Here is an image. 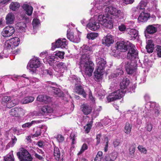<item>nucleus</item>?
<instances>
[{
	"mask_svg": "<svg viewBox=\"0 0 161 161\" xmlns=\"http://www.w3.org/2000/svg\"><path fill=\"white\" fill-rule=\"evenodd\" d=\"M15 19L14 14L12 13L8 14L6 17V22L7 24H11L14 22Z\"/></svg>",
	"mask_w": 161,
	"mask_h": 161,
	"instance_id": "c85d7f7f",
	"label": "nucleus"
},
{
	"mask_svg": "<svg viewBox=\"0 0 161 161\" xmlns=\"http://www.w3.org/2000/svg\"><path fill=\"white\" fill-rule=\"evenodd\" d=\"M100 24L98 19L95 20L93 18H91L89 22L87 25V27L91 30L96 31L100 28Z\"/></svg>",
	"mask_w": 161,
	"mask_h": 161,
	"instance_id": "6e6552de",
	"label": "nucleus"
},
{
	"mask_svg": "<svg viewBox=\"0 0 161 161\" xmlns=\"http://www.w3.org/2000/svg\"><path fill=\"white\" fill-rule=\"evenodd\" d=\"M67 38L70 41L74 42H80V39L76 38V36H74L73 34L72 33H67Z\"/></svg>",
	"mask_w": 161,
	"mask_h": 161,
	"instance_id": "f704fd0d",
	"label": "nucleus"
},
{
	"mask_svg": "<svg viewBox=\"0 0 161 161\" xmlns=\"http://www.w3.org/2000/svg\"><path fill=\"white\" fill-rule=\"evenodd\" d=\"M25 110L21 108L15 107L11 109L9 111V114L12 116L19 117L25 115Z\"/></svg>",
	"mask_w": 161,
	"mask_h": 161,
	"instance_id": "1a4fd4ad",
	"label": "nucleus"
},
{
	"mask_svg": "<svg viewBox=\"0 0 161 161\" xmlns=\"http://www.w3.org/2000/svg\"><path fill=\"white\" fill-rule=\"evenodd\" d=\"M11 99V98L10 96H5L2 98V103L4 102L7 103Z\"/></svg>",
	"mask_w": 161,
	"mask_h": 161,
	"instance_id": "0e129e2a",
	"label": "nucleus"
},
{
	"mask_svg": "<svg viewBox=\"0 0 161 161\" xmlns=\"http://www.w3.org/2000/svg\"><path fill=\"white\" fill-rule=\"evenodd\" d=\"M157 31V28L153 25H148L145 31V36L147 37V34H152L155 33Z\"/></svg>",
	"mask_w": 161,
	"mask_h": 161,
	"instance_id": "4be33fe9",
	"label": "nucleus"
},
{
	"mask_svg": "<svg viewBox=\"0 0 161 161\" xmlns=\"http://www.w3.org/2000/svg\"><path fill=\"white\" fill-rule=\"evenodd\" d=\"M41 128L37 127H36L34 129V131L35 133L33 135L34 137H38L41 135Z\"/></svg>",
	"mask_w": 161,
	"mask_h": 161,
	"instance_id": "8fccbe9b",
	"label": "nucleus"
},
{
	"mask_svg": "<svg viewBox=\"0 0 161 161\" xmlns=\"http://www.w3.org/2000/svg\"><path fill=\"white\" fill-rule=\"evenodd\" d=\"M114 42L113 38L112 36L110 35H108L104 37L103 40V44H104L108 46H110L111 44Z\"/></svg>",
	"mask_w": 161,
	"mask_h": 161,
	"instance_id": "b1692460",
	"label": "nucleus"
},
{
	"mask_svg": "<svg viewBox=\"0 0 161 161\" xmlns=\"http://www.w3.org/2000/svg\"><path fill=\"white\" fill-rule=\"evenodd\" d=\"M34 156L36 158L38 159L41 160L43 158V157L44 156V155H40L37 153H35L34 154Z\"/></svg>",
	"mask_w": 161,
	"mask_h": 161,
	"instance_id": "774afa93",
	"label": "nucleus"
},
{
	"mask_svg": "<svg viewBox=\"0 0 161 161\" xmlns=\"http://www.w3.org/2000/svg\"><path fill=\"white\" fill-rule=\"evenodd\" d=\"M81 67L84 69L85 74L88 77L92 76L94 69V64L92 62H90L89 63L85 64Z\"/></svg>",
	"mask_w": 161,
	"mask_h": 161,
	"instance_id": "9d476101",
	"label": "nucleus"
},
{
	"mask_svg": "<svg viewBox=\"0 0 161 161\" xmlns=\"http://www.w3.org/2000/svg\"><path fill=\"white\" fill-rule=\"evenodd\" d=\"M24 10H33V8L29 3H25L21 6Z\"/></svg>",
	"mask_w": 161,
	"mask_h": 161,
	"instance_id": "de8ad7c7",
	"label": "nucleus"
},
{
	"mask_svg": "<svg viewBox=\"0 0 161 161\" xmlns=\"http://www.w3.org/2000/svg\"><path fill=\"white\" fill-rule=\"evenodd\" d=\"M81 57L80 62V67H82L85 64L92 62L90 59V56L88 53L81 54Z\"/></svg>",
	"mask_w": 161,
	"mask_h": 161,
	"instance_id": "2eb2a0df",
	"label": "nucleus"
},
{
	"mask_svg": "<svg viewBox=\"0 0 161 161\" xmlns=\"http://www.w3.org/2000/svg\"><path fill=\"white\" fill-rule=\"evenodd\" d=\"M45 85L47 91L52 93L54 97H60L63 96V92L60 89L57 87V86L55 83L47 81Z\"/></svg>",
	"mask_w": 161,
	"mask_h": 161,
	"instance_id": "7ed1b4c3",
	"label": "nucleus"
},
{
	"mask_svg": "<svg viewBox=\"0 0 161 161\" xmlns=\"http://www.w3.org/2000/svg\"><path fill=\"white\" fill-rule=\"evenodd\" d=\"M123 71L122 69V66H120L117 68L114 73L112 74L109 76L110 79H112L120 76L123 74Z\"/></svg>",
	"mask_w": 161,
	"mask_h": 161,
	"instance_id": "aec40b11",
	"label": "nucleus"
},
{
	"mask_svg": "<svg viewBox=\"0 0 161 161\" xmlns=\"http://www.w3.org/2000/svg\"><path fill=\"white\" fill-rule=\"evenodd\" d=\"M147 11H143L139 15L138 19L142 22L146 21L150 17V14L147 12Z\"/></svg>",
	"mask_w": 161,
	"mask_h": 161,
	"instance_id": "6ab92c4d",
	"label": "nucleus"
},
{
	"mask_svg": "<svg viewBox=\"0 0 161 161\" xmlns=\"http://www.w3.org/2000/svg\"><path fill=\"white\" fill-rule=\"evenodd\" d=\"M47 62V63L50 66L53 65V64L55 62V60L54 58L48 57L46 59Z\"/></svg>",
	"mask_w": 161,
	"mask_h": 161,
	"instance_id": "13d9d810",
	"label": "nucleus"
},
{
	"mask_svg": "<svg viewBox=\"0 0 161 161\" xmlns=\"http://www.w3.org/2000/svg\"><path fill=\"white\" fill-rule=\"evenodd\" d=\"M125 91L122 89H119L114 92V94H115V96L117 99L121 98L125 94Z\"/></svg>",
	"mask_w": 161,
	"mask_h": 161,
	"instance_id": "473e14b6",
	"label": "nucleus"
},
{
	"mask_svg": "<svg viewBox=\"0 0 161 161\" xmlns=\"http://www.w3.org/2000/svg\"><path fill=\"white\" fill-rule=\"evenodd\" d=\"M130 83L128 79L126 78H124L123 79L120 83V87L121 89L124 90L127 88Z\"/></svg>",
	"mask_w": 161,
	"mask_h": 161,
	"instance_id": "7c9ffc66",
	"label": "nucleus"
},
{
	"mask_svg": "<svg viewBox=\"0 0 161 161\" xmlns=\"http://www.w3.org/2000/svg\"><path fill=\"white\" fill-rule=\"evenodd\" d=\"M136 147V144L134 143H133L130 145L129 149V154L130 156L132 157L133 156L135 151Z\"/></svg>",
	"mask_w": 161,
	"mask_h": 161,
	"instance_id": "c03bdc74",
	"label": "nucleus"
},
{
	"mask_svg": "<svg viewBox=\"0 0 161 161\" xmlns=\"http://www.w3.org/2000/svg\"><path fill=\"white\" fill-rule=\"evenodd\" d=\"M127 50H128L127 54V57L128 59L133 60L138 58V51L136 49L134 45L131 43L128 47Z\"/></svg>",
	"mask_w": 161,
	"mask_h": 161,
	"instance_id": "423d86ee",
	"label": "nucleus"
},
{
	"mask_svg": "<svg viewBox=\"0 0 161 161\" xmlns=\"http://www.w3.org/2000/svg\"><path fill=\"white\" fill-rule=\"evenodd\" d=\"M98 34L96 32H91L88 33L87 35V38L89 39L94 40L98 37Z\"/></svg>",
	"mask_w": 161,
	"mask_h": 161,
	"instance_id": "49530a36",
	"label": "nucleus"
},
{
	"mask_svg": "<svg viewBox=\"0 0 161 161\" xmlns=\"http://www.w3.org/2000/svg\"><path fill=\"white\" fill-rule=\"evenodd\" d=\"M96 62L97 64V69L103 70L106 66V62L104 59L97 56Z\"/></svg>",
	"mask_w": 161,
	"mask_h": 161,
	"instance_id": "dca6fc26",
	"label": "nucleus"
},
{
	"mask_svg": "<svg viewBox=\"0 0 161 161\" xmlns=\"http://www.w3.org/2000/svg\"><path fill=\"white\" fill-rule=\"evenodd\" d=\"M26 25L24 22H21L17 23L16 24V28L20 32L25 31Z\"/></svg>",
	"mask_w": 161,
	"mask_h": 161,
	"instance_id": "bb28decb",
	"label": "nucleus"
},
{
	"mask_svg": "<svg viewBox=\"0 0 161 161\" xmlns=\"http://www.w3.org/2000/svg\"><path fill=\"white\" fill-rule=\"evenodd\" d=\"M17 155L20 161H31L32 159L27 150L23 148H20L19 152L17 153Z\"/></svg>",
	"mask_w": 161,
	"mask_h": 161,
	"instance_id": "39448f33",
	"label": "nucleus"
},
{
	"mask_svg": "<svg viewBox=\"0 0 161 161\" xmlns=\"http://www.w3.org/2000/svg\"><path fill=\"white\" fill-rule=\"evenodd\" d=\"M97 93L99 97V98L102 99L104 98V97L106 94V92L103 90L100 89L97 92Z\"/></svg>",
	"mask_w": 161,
	"mask_h": 161,
	"instance_id": "864d4df0",
	"label": "nucleus"
},
{
	"mask_svg": "<svg viewBox=\"0 0 161 161\" xmlns=\"http://www.w3.org/2000/svg\"><path fill=\"white\" fill-rule=\"evenodd\" d=\"M88 146L86 144H84L81 147V148L80 151L78 153V155L82 153L85 150H86Z\"/></svg>",
	"mask_w": 161,
	"mask_h": 161,
	"instance_id": "680f3d73",
	"label": "nucleus"
},
{
	"mask_svg": "<svg viewBox=\"0 0 161 161\" xmlns=\"http://www.w3.org/2000/svg\"><path fill=\"white\" fill-rule=\"evenodd\" d=\"M67 45L66 40L65 38H59L55 42L52 43V49H54L56 48H64Z\"/></svg>",
	"mask_w": 161,
	"mask_h": 161,
	"instance_id": "9b49d317",
	"label": "nucleus"
},
{
	"mask_svg": "<svg viewBox=\"0 0 161 161\" xmlns=\"http://www.w3.org/2000/svg\"><path fill=\"white\" fill-rule=\"evenodd\" d=\"M20 7V5L19 3L16 2H12L9 6L10 8L12 10L17 9Z\"/></svg>",
	"mask_w": 161,
	"mask_h": 161,
	"instance_id": "37998d69",
	"label": "nucleus"
},
{
	"mask_svg": "<svg viewBox=\"0 0 161 161\" xmlns=\"http://www.w3.org/2000/svg\"><path fill=\"white\" fill-rule=\"evenodd\" d=\"M15 32L14 28L11 26H8L4 28L1 33L2 35L4 37L11 36Z\"/></svg>",
	"mask_w": 161,
	"mask_h": 161,
	"instance_id": "ddd939ff",
	"label": "nucleus"
},
{
	"mask_svg": "<svg viewBox=\"0 0 161 161\" xmlns=\"http://www.w3.org/2000/svg\"><path fill=\"white\" fill-rule=\"evenodd\" d=\"M117 156V152L114 151L109 154H107L104 157V159L105 161H114Z\"/></svg>",
	"mask_w": 161,
	"mask_h": 161,
	"instance_id": "5701e85b",
	"label": "nucleus"
},
{
	"mask_svg": "<svg viewBox=\"0 0 161 161\" xmlns=\"http://www.w3.org/2000/svg\"><path fill=\"white\" fill-rule=\"evenodd\" d=\"M4 161H14V156L12 153L7 155L4 157Z\"/></svg>",
	"mask_w": 161,
	"mask_h": 161,
	"instance_id": "603ef678",
	"label": "nucleus"
},
{
	"mask_svg": "<svg viewBox=\"0 0 161 161\" xmlns=\"http://www.w3.org/2000/svg\"><path fill=\"white\" fill-rule=\"evenodd\" d=\"M155 109H154L153 111H152V109H150V114H147V117L149 116H150L152 114H153V111L154 112V114H153L154 116L156 117L158 116L160 114V108L159 107H156L154 108Z\"/></svg>",
	"mask_w": 161,
	"mask_h": 161,
	"instance_id": "4c0bfd02",
	"label": "nucleus"
},
{
	"mask_svg": "<svg viewBox=\"0 0 161 161\" xmlns=\"http://www.w3.org/2000/svg\"><path fill=\"white\" fill-rule=\"evenodd\" d=\"M74 90L75 92L82 95L84 98L86 97L87 94L85 91L83 87L81 85L75 86Z\"/></svg>",
	"mask_w": 161,
	"mask_h": 161,
	"instance_id": "a211bd4d",
	"label": "nucleus"
},
{
	"mask_svg": "<svg viewBox=\"0 0 161 161\" xmlns=\"http://www.w3.org/2000/svg\"><path fill=\"white\" fill-rule=\"evenodd\" d=\"M119 29L120 31H123L125 30L126 32L127 29H126V27L124 25L122 24L119 26Z\"/></svg>",
	"mask_w": 161,
	"mask_h": 161,
	"instance_id": "338daca9",
	"label": "nucleus"
},
{
	"mask_svg": "<svg viewBox=\"0 0 161 161\" xmlns=\"http://www.w3.org/2000/svg\"><path fill=\"white\" fill-rule=\"evenodd\" d=\"M54 156L56 160H59L60 156V153L59 149L57 147H55L54 149Z\"/></svg>",
	"mask_w": 161,
	"mask_h": 161,
	"instance_id": "a19ab883",
	"label": "nucleus"
},
{
	"mask_svg": "<svg viewBox=\"0 0 161 161\" xmlns=\"http://www.w3.org/2000/svg\"><path fill=\"white\" fill-rule=\"evenodd\" d=\"M40 62L37 58H35L31 60L27 66V68L32 74L35 73L36 69L40 66Z\"/></svg>",
	"mask_w": 161,
	"mask_h": 161,
	"instance_id": "20e7f679",
	"label": "nucleus"
},
{
	"mask_svg": "<svg viewBox=\"0 0 161 161\" xmlns=\"http://www.w3.org/2000/svg\"><path fill=\"white\" fill-rule=\"evenodd\" d=\"M34 100V98L32 97H27L22 99L21 103L23 104H27L32 102Z\"/></svg>",
	"mask_w": 161,
	"mask_h": 161,
	"instance_id": "e433bc0d",
	"label": "nucleus"
},
{
	"mask_svg": "<svg viewBox=\"0 0 161 161\" xmlns=\"http://www.w3.org/2000/svg\"><path fill=\"white\" fill-rule=\"evenodd\" d=\"M138 149L141 152L145 154L146 153L147 150L146 149L142 146L139 145L138 147Z\"/></svg>",
	"mask_w": 161,
	"mask_h": 161,
	"instance_id": "052dcab7",
	"label": "nucleus"
},
{
	"mask_svg": "<svg viewBox=\"0 0 161 161\" xmlns=\"http://www.w3.org/2000/svg\"><path fill=\"white\" fill-rule=\"evenodd\" d=\"M9 41L11 44L12 48L18 46L20 42L19 38L17 37L11 39Z\"/></svg>",
	"mask_w": 161,
	"mask_h": 161,
	"instance_id": "72a5a7b5",
	"label": "nucleus"
},
{
	"mask_svg": "<svg viewBox=\"0 0 161 161\" xmlns=\"http://www.w3.org/2000/svg\"><path fill=\"white\" fill-rule=\"evenodd\" d=\"M32 24L33 27V30L34 31V33H35L36 31V29L40 24L39 19H34L32 21Z\"/></svg>",
	"mask_w": 161,
	"mask_h": 161,
	"instance_id": "c9c22d12",
	"label": "nucleus"
},
{
	"mask_svg": "<svg viewBox=\"0 0 161 161\" xmlns=\"http://www.w3.org/2000/svg\"><path fill=\"white\" fill-rule=\"evenodd\" d=\"M109 14L107 16L103 15H99L98 16V20L101 24L107 28L111 29L113 26V23L110 15L115 18L121 19L123 18L124 15L121 11H108Z\"/></svg>",
	"mask_w": 161,
	"mask_h": 161,
	"instance_id": "f257e3e1",
	"label": "nucleus"
},
{
	"mask_svg": "<svg viewBox=\"0 0 161 161\" xmlns=\"http://www.w3.org/2000/svg\"><path fill=\"white\" fill-rule=\"evenodd\" d=\"M92 127V124L91 123L87 124L86 125L84 126V128L85 129V131L87 133H88L90 131Z\"/></svg>",
	"mask_w": 161,
	"mask_h": 161,
	"instance_id": "4d7b16f0",
	"label": "nucleus"
},
{
	"mask_svg": "<svg viewBox=\"0 0 161 161\" xmlns=\"http://www.w3.org/2000/svg\"><path fill=\"white\" fill-rule=\"evenodd\" d=\"M17 141V139L15 136H13L11 138V141L8 144L9 147H13Z\"/></svg>",
	"mask_w": 161,
	"mask_h": 161,
	"instance_id": "5fc2aeb1",
	"label": "nucleus"
},
{
	"mask_svg": "<svg viewBox=\"0 0 161 161\" xmlns=\"http://www.w3.org/2000/svg\"><path fill=\"white\" fill-rule=\"evenodd\" d=\"M82 111L85 115H88L91 113L92 111V108L88 105L84 104L82 106Z\"/></svg>",
	"mask_w": 161,
	"mask_h": 161,
	"instance_id": "c756f323",
	"label": "nucleus"
},
{
	"mask_svg": "<svg viewBox=\"0 0 161 161\" xmlns=\"http://www.w3.org/2000/svg\"><path fill=\"white\" fill-rule=\"evenodd\" d=\"M64 52L58 51L56 53L55 55L58 56L60 58L62 59L64 58Z\"/></svg>",
	"mask_w": 161,
	"mask_h": 161,
	"instance_id": "bf43d9fd",
	"label": "nucleus"
},
{
	"mask_svg": "<svg viewBox=\"0 0 161 161\" xmlns=\"http://www.w3.org/2000/svg\"><path fill=\"white\" fill-rule=\"evenodd\" d=\"M132 125L126 122L125 126V132L127 134H129L131 131Z\"/></svg>",
	"mask_w": 161,
	"mask_h": 161,
	"instance_id": "09e8293b",
	"label": "nucleus"
},
{
	"mask_svg": "<svg viewBox=\"0 0 161 161\" xmlns=\"http://www.w3.org/2000/svg\"><path fill=\"white\" fill-rule=\"evenodd\" d=\"M154 45L153 41L151 40H148L146 46V48L147 53H153L154 48Z\"/></svg>",
	"mask_w": 161,
	"mask_h": 161,
	"instance_id": "393cba45",
	"label": "nucleus"
},
{
	"mask_svg": "<svg viewBox=\"0 0 161 161\" xmlns=\"http://www.w3.org/2000/svg\"><path fill=\"white\" fill-rule=\"evenodd\" d=\"M131 43L129 42H125L121 41L117 42L116 48L117 49L122 50L121 52H125L127 51L128 47Z\"/></svg>",
	"mask_w": 161,
	"mask_h": 161,
	"instance_id": "4468645a",
	"label": "nucleus"
},
{
	"mask_svg": "<svg viewBox=\"0 0 161 161\" xmlns=\"http://www.w3.org/2000/svg\"><path fill=\"white\" fill-rule=\"evenodd\" d=\"M113 3V1L109 0H94L92 9L100 10L105 8L104 10H114L116 8Z\"/></svg>",
	"mask_w": 161,
	"mask_h": 161,
	"instance_id": "f03ea898",
	"label": "nucleus"
},
{
	"mask_svg": "<svg viewBox=\"0 0 161 161\" xmlns=\"http://www.w3.org/2000/svg\"><path fill=\"white\" fill-rule=\"evenodd\" d=\"M147 3L146 0H142L137 6L136 9L138 10L147 9Z\"/></svg>",
	"mask_w": 161,
	"mask_h": 161,
	"instance_id": "cd10ccee",
	"label": "nucleus"
},
{
	"mask_svg": "<svg viewBox=\"0 0 161 161\" xmlns=\"http://www.w3.org/2000/svg\"><path fill=\"white\" fill-rule=\"evenodd\" d=\"M37 100L39 101L46 103L51 101V98L47 95H40L37 97Z\"/></svg>",
	"mask_w": 161,
	"mask_h": 161,
	"instance_id": "a878e982",
	"label": "nucleus"
},
{
	"mask_svg": "<svg viewBox=\"0 0 161 161\" xmlns=\"http://www.w3.org/2000/svg\"><path fill=\"white\" fill-rule=\"evenodd\" d=\"M40 123V121L39 120H33L31 122L26 123L22 125V127L23 128H29L33 124H38Z\"/></svg>",
	"mask_w": 161,
	"mask_h": 161,
	"instance_id": "58836bf2",
	"label": "nucleus"
},
{
	"mask_svg": "<svg viewBox=\"0 0 161 161\" xmlns=\"http://www.w3.org/2000/svg\"><path fill=\"white\" fill-rule=\"evenodd\" d=\"M156 51L157 53V55L159 57H161V46L158 45L156 47Z\"/></svg>",
	"mask_w": 161,
	"mask_h": 161,
	"instance_id": "e2e57ef3",
	"label": "nucleus"
},
{
	"mask_svg": "<svg viewBox=\"0 0 161 161\" xmlns=\"http://www.w3.org/2000/svg\"><path fill=\"white\" fill-rule=\"evenodd\" d=\"M12 47L11 43H10L9 41H7L5 42L4 46V51H5L7 50L10 49Z\"/></svg>",
	"mask_w": 161,
	"mask_h": 161,
	"instance_id": "6e6d98bb",
	"label": "nucleus"
},
{
	"mask_svg": "<svg viewBox=\"0 0 161 161\" xmlns=\"http://www.w3.org/2000/svg\"><path fill=\"white\" fill-rule=\"evenodd\" d=\"M125 67L128 74L131 75L135 72L136 69V65L133 64L131 61L129 60L125 63Z\"/></svg>",
	"mask_w": 161,
	"mask_h": 161,
	"instance_id": "f8f14e48",
	"label": "nucleus"
},
{
	"mask_svg": "<svg viewBox=\"0 0 161 161\" xmlns=\"http://www.w3.org/2000/svg\"><path fill=\"white\" fill-rule=\"evenodd\" d=\"M89 47L86 45H84L80 48V54H84L85 53H87L88 51H89Z\"/></svg>",
	"mask_w": 161,
	"mask_h": 161,
	"instance_id": "a18cd8bd",
	"label": "nucleus"
},
{
	"mask_svg": "<svg viewBox=\"0 0 161 161\" xmlns=\"http://www.w3.org/2000/svg\"><path fill=\"white\" fill-rule=\"evenodd\" d=\"M103 70L97 69L94 72L95 77L97 79H101L103 75Z\"/></svg>",
	"mask_w": 161,
	"mask_h": 161,
	"instance_id": "79ce46f5",
	"label": "nucleus"
},
{
	"mask_svg": "<svg viewBox=\"0 0 161 161\" xmlns=\"http://www.w3.org/2000/svg\"><path fill=\"white\" fill-rule=\"evenodd\" d=\"M57 140L58 142H62L64 140V137L61 135H58L57 137Z\"/></svg>",
	"mask_w": 161,
	"mask_h": 161,
	"instance_id": "69168bd1",
	"label": "nucleus"
},
{
	"mask_svg": "<svg viewBox=\"0 0 161 161\" xmlns=\"http://www.w3.org/2000/svg\"><path fill=\"white\" fill-rule=\"evenodd\" d=\"M56 66L54 69L55 70L58 72L63 73L64 70L67 69L65 64L64 63L57 62L56 63Z\"/></svg>",
	"mask_w": 161,
	"mask_h": 161,
	"instance_id": "f3484780",
	"label": "nucleus"
},
{
	"mask_svg": "<svg viewBox=\"0 0 161 161\" xmlns=\"http://www.w3.org/2000/svg\"><path fill=\"white\" fill-rule=\"evenodd\" d=\"M126 32L129 34L131 40H135L138 36V31L133 29L127 28L126 30Z\"/></svg>",
	"mask_w": 161,
	"mask_h": 161,
	"instance_id": "412c9836",
	"label": "nucleus"
},
{
	"mask_svg": "<svg viewBox=\"0 0 161 161\" xmlns=\"http://www.w3.org/2000/svg\"><path fill=\"white\" fill-rule=\"evenodd\" d=\"M18 100L16 98L14 99L13 98L11 101L7 104V107L10 108L18 104Z\"/></svg>",
	"mask_w": 161,
	"mask_h": 161,
	"instance_id": "ea45409f",
	"label": "nucleus"
},
{
	"mask_svg": "<svg viewBox=\"0 0 161 161\" xmlns=\"http://www.w3.org/2000/svg\"><path fill=\"white\" fill-rule=\"evenodd\" d=\"M53 112V109L48 106H45L42 108L39 112L35 111L31 113V115L34 116H42L46 115L48 113Z\"/></svg>",
	"mask_w": 161,
	"mask_h": 161,
	"instance_id": "0eeeda50",
	"label": "nucleus"
},
{
	"mask_svg": "<svg viewBox=\"0 0 161 161\" xmlns=\"http://www.w3.org/2000/svg\"><path fill=\"white\" fill-rule=\"evenodd\" d=\"M69 80L73 84H75V86L80 85L81 84L80 78L75 75H73L71 77H70L69 79Z\"/></svg>",
	"mask_w": 161,
	"mask_h": 161,
	"instance_id": "2f4dec72",
	"label": "nucleus"
},
{
	"mask_svg": "<svg viewBox=\"0 0 161 161\" xmlns=\"http://www.w3.org/2000/svg\"><path fill=\"white\" fill-rule=\"evenodd\" d=\"M107 99L109 102L113 101L117 99L114 92L110 94L107 97Z\"/></svg>",
	"mask_w": 161,
	"mask_h": 161,
	"instance_id": "3c124183",
	"label": "nucleus"
}]
</instances>
